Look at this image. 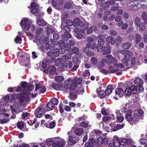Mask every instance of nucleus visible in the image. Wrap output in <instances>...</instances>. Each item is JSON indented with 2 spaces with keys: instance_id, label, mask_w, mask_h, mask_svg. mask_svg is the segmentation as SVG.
I'll return each instance as SVG.
<instances>
[{
  "instance_id": "f257e3e1",
  "label": "nucleus",
  "mask_w": 147,
  "mask_h": 147,
  "mask_svg": "<svg viewBox=\"0 0 147 147\" xmlns=\"http://www.w3.org/2000/svg\"><path fill=\"white\" fill-rule=\"evenodd\" d=\"M132 114L131 111V110H129L125 115V118L127 121L129 122L132 121L135 123L138 121L139 117L142 116V113L141 112L138 110L135 111V113L132 117Z\"/></svg>"
},
{
  "instance_id": "f03ea898",
  "label": "nucleus",
  "mask_w": 147,
  "mask_h": 147,
  "mask_svg": "<svg viewBox=\"0 0 147 147\" xmlns=\"http://www.w3.org/2000/svg\"><path fill=\"white\" fill-rule=\"evenodd\" d=\"M28 93H30V92H27L21 93L19 95L17 93H13L11 95V101H14L15 100L17 99H19L20 104L24 102V98H26V100H29V97Z\"/></svg>"
},
{
  "instance_id": "7ed1b4c3",
  "label": "nucleus",
  "mask_w": 147,
  "mask_h": 147,
  "mask_svg": "<svg viewBox=\"0 0 147 147\" xmlns=\"http://www.w3.org/2000/svg\"><path fill=\"white\" fill-rule=\"evenodd\" d=\"M134 83V85L133 86L134 87V88H132L133 91L138 90L140 92H142L144 91V89L142 86L143 82L141 78L138 77L135 78Z\"/></svg>"
},
{
  "instance_id": "20e7f679",
  "label": "nucleus",
  "mask_w": 147,
  "mask_h": 147,
  "mask_svg": "<svg viewBox=\"0 0 147 147\" xmlns=\"http://www.w3.org/2000/svg\"><path fill=\"white\" fill-rule=\"evenodd\" d=\"M98 40L97 41L98 45L96 46L97 50L98 52L102 51L105 49L103 45L105 42L104 40L106 37L105 35L100 34L98 35Z\"/></svg>"
},
{
  "instance_id": "39448f33",
  "label": "nucleus",
  "mask_w": 147,
  "mask_h": 147,
  "mask_svg": "<svg viewBox=\"0 0 147 147\" xmlns=\"http://www.w3.org/2000/svg\"><path fill=\"white\" fill-rule=\"evenodd\" d=\"M64 88L67 90H69L70 91H73L76 89V86L74 85L73 80L69 78L65 82Z\"/></svg>"
},
{
  "instance_id": "423d86ee",
  "label": "nucleus",
  "mask_w": 147,
  "mask_h": 147,
  "mask_svg": "<svg viewBox=\"0 0 147 147\" xmlns=\"http://www.w3.org/2000/svg\"><path fill=\"white\" fill-rule=\"evenodd\" d=\"M133 53L128 50H126L124 54V57L122 59V62L125 65L127 66L129 65L128 62H130V61L131 57L133 56Z\"/></svg>"
},
{
  "instance_id": "0eeeda50",
  "label": "nucleus",
  "mask_w": 147,
  "mask_h": 147,
  "mask_svg": "<svg viewBox=\"0 0 147 147\" xmlns=\"http://www.w3.org/2000/svg\"><path fill=\"white\" fill-rule=\"evenodd\" d=\"M20 24L23 30H28L30 29L32 22L26 18H24L21 20Z\"/></svg>"
},
{
  "instance_id": "6e6552de",
  "label": "nucleus",
  "mask_w": 147,
  "mask_h": 147,
  "mask_svg": "<svg viewBox=\"0 0 147 147\" xmlns=\"http://www.w3.org/2000/svg\"><path fill=\"white\" fill-rule=\"evenodd\" d=\"M45 111L43 108L39 107L35 110L34 115L36 117L40 118L45 114Z\"/></svg>"
},
{
  "instance_id": "1a4fd4ad",
  "label": "nucleus",
  "mask_w": 147,
  "mask_h": 147,
  "mask_svg": "<svg viewBox=\"0 0 147 147\" xmlns=\"http://www.w3.org/2000/svg\"><path fill=\"white\" fill-rule=\"evenodd\" d=\"M67 134L69 135V140L71 143V145H73L76 143V141L78 139V137L76 136L74 134H69V132L67 133Z\"/></svg>"
},
{
  "instance_id": "9d476101",
  "label": "nucleus",
  "mask_w": 147,
  "mask_h": 147,
  "mask_svg": "<svg viewBox=\"0 0 147 147\" xmlns=\"http://www.w3.org/2000/svg\"><path fill=\"white\" fill-rule=\"evenodd\" d=\"M106 57L107 58L105 60V62H107L108 64H113L117 61V59L111 54L107 55Z\"/></svg>"
},
{
  "instance_id": "9b49d317",
  "label": "nucleus",
  "mask_w": 147,
  "mask_h": 147,
  "mask_svg": "<svg viewBox=\"0 0 147 147\" xmlns=\"http://www.w3.org/2000/svg\"><path fill=\"white\" fill-rule=\"evenodd\" d=\"M44 71L45 73H48L52 75L55 73L56 69L54 65H51L48 67L47 69H45Z\"/></svg>"
},
{
  "instance_id": "f8f14e48",
  "label": "nucleus",
  "mask_w": 147,
  "mask_h": 147,
  "mask_svg": "<svg viewBox=\"0 0 147 147\" xmlns=\"http://www.w3.org/2000/svg\"><path fill=\"white\" fill-rule=\"evenodd\" d=\"M73 23L75 25V26H79L80 27H84L86 28L88 27V24H87L86 25H85V26H84L83 22L80 21V20H78L77 19H74Z\"/></svg>"
},
{
  "instance_id": "ddd939ff",
  "label": "nucleus",
  "mask_w": 147,
  "mask_h": 147,
  "mask_svg": "<svg viewBox=\"0 0 147 147\" xmlns=\"http://www.w3.org/2000/svg\"><path fill=\"white\" fill-rule=\"evenodd\" d=\"M96 144L95 140L94 138H91L85 143V146L87 147H93L94 145Z\"/></svg>"
},
{
  "instance_id": "4468645a",
  "label": "nucleus",
  "mask_w": 147,
  "mask_h": 147,
  "mask_svg": "<svg viewBox=\"0 0 147 147\" xmlns=\"http://www.w3.org/2000/svg\"><path fill=\"white\" fill-rule=\"evenodd\" d=\"M38 90H39L41 93H44L46 91L47 89L44 86L42 85L39 83L36 86L35 90L36 91Z\"/></svg>"
},
{
  "instance_id": "2eb2a0df",
  "label": "nucleus",
  "mask_w": 147,
  "mask_h": 147,
  "mask_svg": "<svg viewBox=\"0 0 147 147\" xmlns=\"http://www.w3.org/2000/svg\"><path fill=\"white\" fill-rule=\"evenodd\" d=\"M63 84L62 83H53L52 85V88L55 90H60L63 88Z\"/></svg>"
},
{
  "instance_id": "dca6fc26",
  "label": "nucleus",
  "mask_w": 147,
  "mask_h": 147,
  "mask_svg": "<svg viewBox=\"0 0 147 147\" xmlns=\"http://www.w3.org/2000/svg\"><path fill=\"white\" fill-rule=\"evenodd\" d=\"M72 37L71 34L67 32H65L62 36V39L66 42L67 41L69 38H71Z\"/></svg>"
},
{
  "instance_id": "f3484780",
  "label": "nucleus",
  "mask_w": 147,
  "mask_h": 147,
  "mask_svg": "<svg viewBox=\"0 0 147 147\" xmlns=\"http://www.w3.org/2000/svg\"><path fill=\"white\" fill-rule=\"evenodd\" d=\"M115 93L121 97L123 96L125 92L124 90L121 88H117L115 90Z\"/></svg>"
},
{
  "instance_id": "a211bd4d",
  "label": "nucleus",
  "mask_w": 147,
  "mask_h": 147,
  "mask_svg": "<svg viewBox=\"0 0 147 147\" xmlns=\"http://www.w3.org/2000/svg\"><path fill=\"white\" fill-rule=\"evenodd\" d=\"M79 52V49L76 47H74L71 50L69 51V54L70 55H72L73 54L77 55Z\"/></svg>"
},
{
  "instance_id": "6ab92c4d",
  "label": "nucleus",
  "mask_w": 147,
  "mask_h": 147,
  "mask_svg": "<svg viewBox=\"0 0 147 147\" xmlns=\"http://www.w3.org/2000/svg\"><path fill=\"white\" fill-rule=\"evenodd\" d=\"M74 81V85L76 86V88L77 87L78 84L81 85L82 82V79L81 78H74L73 79Z\"/></svg>"
},
{
  "instance_id": "aec40b11",
  "label": "nucleus",
  "mask_w": 147,
  "mask_h": 147,
  "mask_svg": "<svg viewBox=\"0 0 147 147\" xmlns=\"http://www.w3.org/2000/svg\"><path fill=\"white\" fill-rule=\"evenodd\" d=\"M127 141L128 144H131L133 143V141L131 140H128L127 141L126 139L123 138L120 141L121 145L125 146L126 144Z\"/></svg>"
},
{
  "instance_id": "412c9836",
  "label": "nucleus",
  "mask_w": 147,
  "mask_h": 147,
  "mask_svg": "<svg viewBox=\"0 0 147 147\" xmlns=\"http://www.w3.org/2000/svg\"><path fill=\"white\" fill-rule=\"evenodd\" d=\"M55 107L54 105L50 101L47 104V107H46V109L48 111H50L53 110Z\"/></svg>"
},
{
  "instance_id": "4be33fe9",
  "label": "nucleus",
  "mask_w": 147,
  "mask_h": 147,
  "mask_svg": "<svg viewBox=\"0 0 147 147\" xmlns=\"http://www.w3.org/2000/svg\"><path fill=\"white\" fill-rule=\"evenodd\" d=\"M113 89L111 85H108L107 88L106 89L105 91L107 96H109L112 92V90Z\"/></svg>"
},
{
  "instance_id": "5701e85b",
  "label": "nucleus",
  "mask_w": 147,
  "mask_h": 147,
  "mask_svg": "<svg viewBox=\"0 0 147 147\" xmlns=\"http://www.w3.org/2000/svg\"><path fill=\"white\" fill-rule=\"evenodd\" d=\"M83 131L84 130L82 128H79L75 130V133L76 135L80 136L83 134Z\"/></svg>"
},
{
  "instance_id": "b1692460",
  "label": "nucleus",
  "mask_w": 147,
  "mask_h": 147,
  "mask_svg": "<svg viewBox=\"0 0 147 147\" xmlns=\"http://www.w3.org/2000/svg\"><path fill=\"white\" fill-rule=\"evenodd\" d=\"M97 93L98 94L99 96L101 98H103L106 95V94L105 91L103 90H100L97 91V90H96Z\"/></svg>"
},
{
  "instance_id": "393cba45",
  "label": "nucleus",
  "mask_w": 147,
  "mask_h": 147,
  "mask_svg": "<svg viewBox=\"0 0 147 147\" xmlns=\"http://www.w3.org/2000/svg\"><path fill=\"white\" fill-rule=\"evenodd\" d=\"M10 108L12 113H13L18 112V106L14 104L10 106Z\"/></svg>"
},
{
  "instance_id": "a878e982",
  "label": "nucleus",
  "mask_w": 147,
  "mask_h": 147,
  "mask_svg": "<svg viewBox=\"0 0 147 147\" xmlns=\"http://www.w3.org/2000/svg\"><path fill=\"white\" fill-rule=\"evenodd\" d=\"M105 49L103 51V54L106 55L111 53V50H110V47L109 45H107L105 47Z\"/></svg>"
},
{
  "instance_id": "bb28decb",
  "label": "nucleus",
  "mask_w": 147,
  "mask_h": 147,
  "mask_svg": "<svg viewBox=\"0 0 147 147\" xmlns=\"http://www.w3.org/2000/svg\"><path fill=\"white\" fill-rule=\"evenodd\" d=\"M134 88L133 86H131L130 88H127L125 90L124 92L126 94L127 96H130L131 95V93L132 88Z\"/></svg>"
},
{
  "instance_id": "cd10ccee",
  "label": "nucleus",
  "mask_w": 147,
  "mask_h": 147,
  "mask_svg": "<svg viewBox=\"0 0 147 147\" xmlns=\"http://www.w3.org/2000/svg\"><path fill=\"white\" fill-rule=\"evenodd\" d=\"M124 127V124L123 123L121 124H118L115 126L113 129V131H116L118 130L121 129L123 128Z\"/></svg>"
},
{
  "instance_id": "c85d7f7f",
  "label": "nucleus",
  "mask_w": 147,
  "mask_h": 147,
  "mask_svg": "<svg viewBox=\"0 0 147 147\" xmlns=\"http://www.w3.org/2000/svg\"><path fill=\"white\" fill-rule=\"evenodd\" d=\"M65 144V142L63 140H61L57 141L55 144L59 147H63Z\"/></svg>"
},
{
  "instance_id": "c756f323",
  "label": "nucleus",
  "mask_w": 147,
  "mask_h": 147,
  "mask_svg": "<svg viewBox=\"0 0 147 147\" xmlns=\"http://www.w3.org/2000/svg\"><path fill=\"white\" fill-rule=\"evenodd\" d=\"M55 58L54 56L49 57L46 59V62H48L49 64L50 63H53L55 62Z\"/></svg>"
},
{
  "instance_id": "7c9ffc66",
  "label": "nucleus",
  "mask_w": 147,
  "mask_h": 147,
  "mask_svg": "<svg viewBox=\"0 0 147 147\" xmlns=\"http://www.w3.org/2000/svg\"><path fill=\"white\" fill-rule=\"evenodd\" d=\"M77 95L74 92H71L70 93L69 96V98L72 100H74L77 98Z\"/></svg>"
},
{
  "instance_id": "2f4dec72",
  "label": "nucleus",
  "mask_w": 147,
  "mask_h": 147,
  "mask_svg": "<svg viewBox=\"0 0 147 147\" xmlns=\"http://www.w3.org/2000/svg\"><path fill=\"white\" fill-rule=\"evenodd\" d=\"M86 46L90 48L91 49H94L95 48H96V44L93 43H87L86 44Z\"/></svg>"
},
{
  "instance_id": "473e14b6",
  "label": "nucleus",
  "mask_w": 147,
  "mask_h": 147,
  "mask_svg": "<svg viewBox=\"0 0 147 147\" xmlns=\"http://www.w3.org/2000/svg\"><path fill=\"white\" fill-rule=\"evenodd\" d=\"M47 23L46 22L41 19H39L37 21V24L40 26H44Z\"/></svg>"
},
{
  "instance_id": "72a5a7b5",
  "label": "nucleus",
  "mask_w": 147,
  "mask_h": 147,
  "mask_svg": "<svg viewBox=\"0 0 147 147\" xmlns=\"http://www.w3.org/2000/svg\"><path fill=\"white\" fill-rule=\"evenodd\" d=\"M137 27L139 28L140 30L142 31L145 29L146 27V24L144 23H142Z\"/></svg>"
},
{
  "instance_id": "f704fd0d",
  "label": "nucleus",
  "mask_w": 147,
  "mask_h": 147,
  "mask_svg": "<svg viewBox=\"0 0 147 147\" xmlns=\"http://www.w3.org/2000/svg\"><path fill=\"white\" fill-rule=\"evenodd\" d=\"M142 19L144 20L145 23L147 24V16L146 12H144L142 14Z\"/></svg>"
},
{
  "instance_id": "c9c22d12",
  "label": "nucleus",
  "mask_w": 147,
  "mask_h": 147,
  "mask_svg": "<svg viewBox=\"0 0 147 147\" xmlns=\"http://www.w3.org/2000/svg\"><path fill=\"white\" fill-rule=\"evenodd\" d=\"M89 123L88 121H84L80 123V127L86 128L87 127Z\"/></svg>"
},
{
  "instance_id": "e433bc0d",
  "label": "nucleus",
  "mask_w": 147,
  "mask_h": 147,
  "mask_svg": "<svg viewBox=\"0 0 147 147\" xmlns=\"http://www.w3.org/2000/svg\"><path fill=\"white\" fill-rule=\"evenodd\" d=\"M135 38L136 42V44L138 43L141 41V36L138 33L136 34Z\"/></svg>"
},
{
  "instance_id": "4c0bfd02",
  "label": "nucleus",
  "mask_w": 147,
  "mask_h": 147,
  "mask_svg": "<svg viewBox=\"0 0 147 147\" xmlns=\"http://www.w3.org/2000/svg\"><path fill=\"white\" fill-rule=\"evenodd\" d=\"M131 47V45L130 43L129 42H126L122 45V47L125 49H128Z\"/></svg>"
},
{
  "instance_id": "58836bf2",
  "label": "nucleus",
  "mask_w": 147,
  "mask_h": 147,
  "mask_svg": "<svg viewBox=\"0 0 147 147\" xmlns=\"http://www.w3.org/2000/svg\"><path fill=\"white\" fill-rule=\"evenodd\" d=\"M71 57L66 55H63L62 57V60L64 62H66L71 59Z\"/></svg>"
},
{
  "instance_id": "ea45409f",
  "label": "nucleus",
  "mask_w": 147,
  "mask_h": 147,
  "mask_svg": "<svg viewBox=\"0 0 147 147\" xmlns=\"http://www.w3.org/2000/svg\"><path fill=\"white\" fill-rule=\"evenodd\" d=\"M55 65L58 66L61 65L62 62V60L60 58H58L55 61Z\"/></svg>"
},
{
  "instance_id": "a19ab883",
  "label": "nucleus",
  "mask_w": 147,
  "mask_h": 147,
  "mask_svg": "<svg viewBox=\"0 0 147 147\" xmlns=\"http://www.w3.org/2000/svg\"><path fill=\"white\" fill-rule=\"evenodd\" d=\"M21 88H22L24 90H26L28 84L25 81H22L20 83Z\"/></svg>"
},
{
  "instance_id": "79ce46f5",
  "label": "nucleus",
  "mask_w": 147,
  "mask_h": 147,
  "mask_svg": "<svg viewBox=\"0 0 147 147\" xmlns=\"http://www.w3.org/2000/svg\"><path fill=\"white\" fill-rule=\"evenodd\" d=\"M117 119L116 121L117 123H121L124 120V117L120 116H116Z\"/></svg>"
},
{
  "instance_id": "37998d69",
  "label": "nucleus",
  "mask_w": 147,
  "mask_h": 147,
  "mask_svg": "<svg viewBox=\"0 0 147 147\" xmlns=\"http://www.w3.org/2000/svg\"><path fill=\"white\" fill-rule=\"evenodd\" d=\"M109 2L107 1L105 2V3H100V5L102 6L103 7L108 8L110 7L109 4Z\"/></svg>"
},
{
  "instance_id": "c03bdc74",
  "label": "nucleus",
  "mask_w": 147,
  "mask_h": 147,
  "mask_svg": "<svg viewBox=\"0 0 147 147\" xmlns=\"http://www.w3.org/2000/svg\"><path fill=\"white\" fill-rule=\"evenodd\" d=\"M51 102H52L53 104L54 105V106L57 105L59 103V100L56 98H54L51 99Z\"/></svg>"
},
{
  "instance_id": "a18cd8bd",
  "label": "nucleus",
  "mask_w": 147,
  "mask_h": 147,
  "mask_svg": "<svg viewBox=\"0 0 147 147\" xmlns=\"http://www.w3.org/2000/svg\"><path fill=\"white\" fill-rule=\"evenodd\" d=\"M134 23L136 24L137 26H138L142 23L140 18L138 17H136L135 18Z\"/></svg>"
},
{
  "instance_id": "49530a36",
  "label": "nucleus",
  "mask_w": 147,
  "mask_h": 147,
  "mask_svg": "<svg viewBox=\"0 0 147 147\" xmlns=\"http://www.w3.org/2000/svg\"><path fill=\"white\" fill-rule=\"evenodd\" d=\"M113 143L116 147H119L121 145L120 140L118 139L115 140Z\"/></svg>"
},
{
  "instance_id": "de8ad7c7",
  "label": "nucleus",
  "mask_w": 147,
  "mask_h": 147,
  "mask_svg": "<svg viewBox=\"0 0 147 147\" xmlns=\"http://www.w3.org/2000/svg\"><path fill=\"white\" fill-rule=\"evenodd\" d=\"M72 7V4L70 2H66L64 5V8L67 9H69L71 8Z\"/></svg>"
},
{
  "instance_id": "09e8293b",
  "label": "nucleus",
  "mask_w": 147,
  "mask_h": 147,
  "mask_svg": "<svg viewBox=\"0 0 147 147\" xmlns=\"http://www.w3.org/2000/svg\"><path fill=\"white\" fill-rule=\"evenodd\" d=\"M60 51L57 48L54 49L53 51L54 55L56 57H58L60 54Z\"/></svg>"
},
{
  "instance_id": "8fccbe9b",
  "label": "nucleus",
  "mask_w": 147,
  "mask_h": 147,
  "mask_svg": "<svg viewBox=\"0 0 147 147\" xmlns=\"http://www.w3.org/2000/svg\"><path fill=\"white\" fill-rule=\"evenodd\" d=\"M34 86L32 84H28L26 89L29 91H31L34 88Z\"/></svg>"
},
{
  "instance_id": "3c124183",
  "label": "nucleus",
  "mask_w": 147,
  "mask_h": 147,
  "mask_svg": "<svg viewBox=\"0 0 147 147\" xmlns=\"http://www.w3.org/2000/svg\"><path fill=\"white\" fill-rule=\"evenodd\" d=\"M122 39V38L120 36H118L116 38L115 40V42L117 45H119V43L121 42Z\"/></svg>"
},
{
  "instance_id": "603ef678",
  "label": "nucleus",
  "mask_w": 147,
  "mask_h": 147,
  "mask_svg": "<svg viewBox=\"0 0 147 147\" xmlns=\"http://www.w3.org/2000/svg\"><path fill=\"white\" fill-rule=\"evenodd\" d=\"M22 38L18 36H17L15 39V42L17 43L20 44L22 41Z\"/></svg>"
},
{
  "instance_id": "864d4df0",
  "label": "nucleus",
  "mask_w": 147,
  "mask_h": 147,
  "mask_svg": "<svg viewBox=\"0 0 147 147\" xmlns=\"http://www.w3.org/2000/svg\"><path fill=\"white\" fill-rule=\"evenodd\" d=\"M91 60L93 64L95 65H97L98 59L96 57H92L91 58Z\"/></svg>"
},
{
  "instance_id": "5fc2aeb1",
  "label": "nucleus",
  "mask_w": 147,
  "mask_h": 147,
  "mask_svg": "<svg viewBox=\"0 0 147 147\" xmlns=\"http://www.w3.org/2000/svg\"><path fill=\"white\" fill-rule=\"evenodd\" d=\"M139 141L142 144H147V139L145 138H142Z\"/></svg>"
},
{
  "instance_id": "6e6d98bb",
  "label": "nucleus",
  "mask_w": 147,
  "mask_h": 147,
  "mask_svg": "<svg viewBox=\"0 0 147 147\" xmlns=\"http://www.w3.org/2000/svg\"><path fill=\"white\" fill-rule=\"evenodd\" d=\"M17 125L18 128L20 129H22L24 127V125L23 123L22 122H18Z\"/></svg>"
},
{
  "instance_id": "4d7b16f0",
  "label": "nucleus",
  "mask_w": 147,
  "mask_h": 147,
  "mask_svg": "<svg viewBox=\"0 0 147 147\" xmlns=\"http://www.w3.org/2000/svg\"><path fill=\"white\" fill-rule=\"evenodd\" d=\"M64 41L63 40H60L59 41L58 45L60 48L64 47L65 44Z\"/></svg>"
},
{
  "instance_id": "13d9d810",
  "label": "nucleus",
  "mask_w": 147,
  "mask_h": 147,
  "mask_svg": "<svg viewBox=\"0 0 147 147\" xmlns=\"http://www.w3.org/2000/svg\"><path fill=\"white\" fill-rule=\"evenodd\" d=\"M56 80L58 82H61L64 80V78L63 76H57V78H55Z\"/></svg>"
},
{
  "instance_id": "bf43d9fd",
  "label": "nucleus",
  "mask_w": 147,
  "mask_h": 147,
  "mask_svg": "<svg viewBox=\"0 0 147 147\" xmlns=\"http://www.w3.org/2000/svg\"><path fill=\"white\" fill-rule=\"evenodd\" d=\"M74 31L76 34H77L80 33V32L82 33H83V32H84L83 30L81 29L80 30L79 28H76L75 29Z\"/></svg>"
},
{
  "instance_id": "052dcab7",
  "label": "nucleus",
  "mask_w": 147,
  "mask_h": 147,
  "mask_svg": "<svg viewBox=\"0 0 147 147\" xmlns=\"http://www.w3.org/2000/svg\"><path fill=\"white\" fill-rule=\"evenodd\" d=\"M102 139L103 138L102 137H99L97 140V142L98 144L101 146L102 144Z\"/></svg>"
},
{
  "instance_id": "680f3d73",
  "label": "nucleus",
  "mask_w": 147,
  "mask_h": 147,
  "mask_svg": "<svg viewBox=\"0 0 147 147\" xmlns=\"http://www.w3.org/2000/svg\"><path fill=\"white\" fill-rule=\"evenodd\" d=\"M94 53L91 51H89L86 54V56L89 57H91L94 55Z\"/></svg>"
},
{
  "instance_id": "e2e57ef3",
  "label": "nucleus",
  "mask_w": 147,
  "mask_h": 147,
  "mask_svg": "<svg viewBox=\"0 0 147 147\" xmlns=\"http://www.w3.org/2000/svg\"><path fill=\"white\" fill-rule=\"evenodd\" d=\"M47 62H46V59L45 61H44L42 62V67L43 68H46L47 67V66L49 65V63Z\"/></svg>"
},
{
  "instance_id": "0e129e2a",
  "label": "nucleus",
  "mask_w": 147,
  "mask_h": 147,
  "mask_svg": "<svg viewBox=\"0 0 147 147\" xmlns=\"http://www.w3.org/2000/svg\"><path fill=\"white\" fill-rule=\"evenodd\" d=\"M59 109L60 113H61L64 112V109L63 108V105L62 103H60L59 105Z\"/></svg>"
},
{
  "instance_id": "69168bd1",
  "label": "nucleus",
  "mask_w": 147,
  "mask_h": 147,
  "mask_svg": "<svg viewBox=\"0 0 147 147\" xmlns=\"http://www.w3.org/2000/svg\"><path fill=\"white\" fill-rule=\"evenodd\" d=\"M64 30L65 31V32H69L71 30V28L67 25L65 26L63 28Z\"/></svg>"
},
{
  "instance_id": "338daca9",
  "label": "nucleus",
  "mask_w": 147,
  "mask_h": 147,
  "mask_svg": "<svg viewBox=\"0 0 147 147\" xmlns=\"http://www.w3.org/2000/svg\"><path fill=\"white\" fill-rule=\"evenodd\" d=\"M114 67L113 66H109L108 69H109V74H111L114 73Z\"/></svg>"
},
{
  "instance_id": "774afa93",
  "label": "nucleus",
  "mask_w": 147,
  "mask_h": 147,
  "mask_svg": "<svg viewBox=\"0 0 147 147\" xmlns=\"http://www.w3.org/2000/svg\"><path fill=\"white\" fill-rule=\"evenodd\" d=\"M43 31V29L41 28H39L36 30V33L37 35H40Z\"/></svg>"
}]
</instances>
